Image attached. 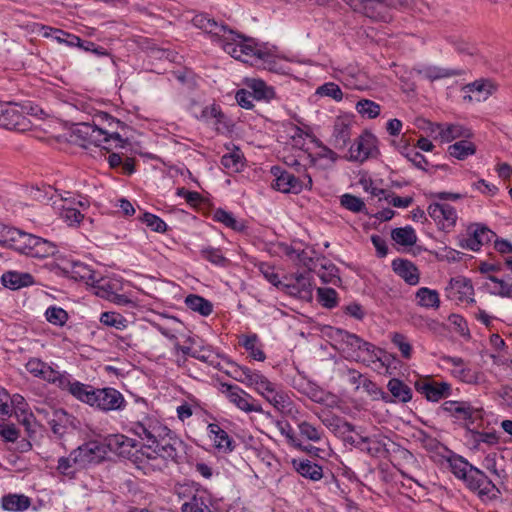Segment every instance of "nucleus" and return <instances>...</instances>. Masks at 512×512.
Listing matches in <instances>:
<instances>
[{
  "instance_id": "nucleus-43",
  "label": "nucleus",
  "mask_w": 512,
  "mask_h": 512,
  "mask_svg": "<svg viewBox=\"0 0 512 512\" xmlns=\"http://www.w3.org/2000/svg\"><path fill=\"white\" fill-rule=\"evenodd\" d=\"M451 472L459 479L464 480L470 473V465L464 458L457 456L449 459Z\"/></svg>"
},
{
  "instance_id": "nucleus-48",
  "label": "nucleus",
  "mask_w": 512,
  "mask_h": 512,
  "mask_svg": "<svg viewBox=\"0 0 512 512\" xmlns=\"http://www.w3.org/2000/svg\"><path fill=\"white\" fill-rule=\"evenodd\" d=\"M356 110L362 116L373 119L380 114V105L374 101L362 99L357 102Z\"/></svg>"
},
{
  "instance_id": "nucleus-3",
  "label": "nucleus",
  "mask_w": 512,
  "mask_h": 512,
  "mask_svg": "<svg viewBox=\"0 0 512 512\" xmlns=\"http://www.w3.org/2000/svg\"><path fill=\"white\" fill-rule=\"evenodd\" d=\"M33 31L37 32L39 35H42L45 38H52L59 44H64L68 47H76L83 52L91 53L99 57L104 56L108 58L112 64H115L106 48L92 41L82 39L75 34L39 23L35 24Z\"/></svg>"
},
{
  "instance_id": "nucleus-17",
  "label": "nucleus",
  "mask_w": 512,
  "mask_h": 512,
  "mask_svg": "<svg viewBox=\"0 0 512 512\" xmlns=\"http://www.w3.org/2000/svg\"><path fill=\"white\" fill-rule=\"evenodd\" d=\"M25 366L27 371L35 377H39L54 385H57L58 380L63 374L37 358L30 359Z\"/></svg>"
},
{
  "instance_id": "nucleus-16",
  "label": "nucleus",
  "mask_w": 512,
  "mask_h": 512,
  "mask_svg": "<svg viewBox=\"0 0 512 512\" xmlns=\"http://www.w3.org/2000/svg\"><path fill=\"white\" fill-rule=\"evenodd\" d=\"M25 121V117L16 105L1 104L0 127L20 131L25 129Z\"/></svg>"
},
{
  "instance_id": "nucleus-11",
  "label": "nucleus",
  "mask_w": 512,
  "mask_h": 512,
  "mask_svg": "<svg viewBox=\"0 0 512 512\" xmlns=\"http://www.w3.org/2000/svg\"><path fill=\"white\" fill-rule=\"evenodd\" d=\"M56 386L62 390L68 391L76 399L89 404L90 406L92 404V400L95 399V389L93 387L79 381H72L71 376L66 372H63Z\"/></svg>"
},
{
  "instance_id": "nucleus-51",
  "label": "nucleus",
  "mask_w": 512,
  "mask_h": 512,
  "mask_svg": "<svg viewBox=\"0 0 512 512\" xmlns=\"http://www.w3.org/2000/svg\"><path fill=\"white\" fill-rule=\"evenodd\" d=\"M470 135V131L461 125H449L441 131V138L444 141H451L460 137H470Z\"/></svg>"
},
{
  "instance_id": "nucleus-55",
  "label": "nucleus",
  "mask_w": 512,
  "mask_h": 512,
  "mask_svg": "<svg viewBox=\"0 0 512 512\" xmlns=\"http://www.w3.org/2000/svg\"><path fill=\"white\" fill-rule=\"evenodd\" d=\"M45 315L48 322L59 326L64 325L68 319L67 312L60 307H49Z\"/></svg>"
},
{
  "instance_id": "nucleus-28",
  "label": "nucleus",
  "mask_w": 512,
  "mask_h": 512,
  "mask_svg": "<svg viewBox=\"0 0 512 512\" xmlns=\"http://www.w3.org/2000/svg\"><path fill=\"white\" fill-rule=\"evenodd\" d=\"M415 299L418 306L426 309H438L441 303L439 293L427 287L419 288Z\"/></svg>"
},
{
  "instance_id": "nucleus-64",
  "label": "nucleus",
  "mask_w": 512,
  "mask_h": 512,
  "mask_svg": "<svg viewBox=\"0 0 512 512\" xmlns=\"http://www.w3.org/2000/svg\"><path fill=\"white\" fill-rule=\"evenodd\" d=\"M264 377L265 376L262 375L261 373L252 371L251 369L245 367L243 375L241 376L239 382L255 388L256 386H259V384H261V381L264 379Z\"/></svg>"
},
{
  "instance_id": "nucleus-22",
  "label": "nucleus",
  "mask_w": 512,
  "mask_h": 512,
  "mask_svg": "<svg viewBox=\"0 0 512 512\" xmlns=\"http://www.w3.org/2000/svg\"><path fill=\"white\" fill-rule=\"evenodd\" d=\"M411 73L429 81L449 78L459 74L457 70L445 69L439 66H420L417 69L414 68Z\"/></svg>"
},
{
  "instance_id": "nucleus-45",
  "label": "nucleus",
  "mask_w": 512,
  "mask_h": 512,
  "mask_svg": "<svg viewBox=\"0 0 512 512\" xmlns=\"http://www.w3.org/2000/svg\"><path fill=\"white\" fill-rule=\"evenodd\" d=\"M258 337L256 334L246 335L243 337L242 345L249 351L250 356L257 361H264L265 354L261 348L257 346Z\"/></svg>"
},
{
  "instance_id": "nucleus-34",
  "label": "nucleus",
  "mask_w": 512,
  "mask_h": 512,
  "mask_svg": "<svg viewBox=\"0 0 512 512\" xmlns=\"http://www.w3.org/2000/svg\"><path fill=\"white\" fill-rule=\"evenodd\" d=\"M193 358L200 360L215 368H222L220 358L221 356L216 353L210 346L198 345L193 353Z\"/></svg>"
},
{
  "instance_id": "nucleus-32",
  "label": "nucleus",
  "mask_w": 512,
  "mask_h": 512,
  "mask_svg": "<svg viewBox=\"0 0 512 512\" xmlns=\"http://www.w3.org/2000/svg\"><path fill=\"white\" fill-rule=\"evenodd\" d=\"M467 430L469 433V440L476 449H479L481 444L493 446L499 442V436L495 431L479 432L471 427Z\"/></svg>"
},
{
  "instance_id": "nucleus-7",
  "label": "nucleus",
  "mask_w": 512,
  "mask_h": 512,
  "mask_svg": "<svg viewBox=\"0 0 512 512\" xmlns=\"http://www.w3.org/2000/svg\"><path fill=\"white\" fill-rule=\"evenodd\" d=\"M94 397L91 406L105 412L122 410L126 404L123 395L114 388L95 389Z\"/></svg>"
},
{
  "instance_id": "nucleus-39",
  "label": "nucleus",
  "mask_w": 512,
  "mask_h": 512,
  "mask_svg": "<svg viewBox=\"0 0 512 512\" xmlns=\"http://www.w3.org/2000/svg\"><path fill=\"white\" fill-rule=\"evenodd\" d=\"M476 151L475 145L468 140H460L448 147V152L451 156L463 160Z\"/></svg>"
},
{
  "instance_id": "nucleus-47",
  "label": "nucleus",
  "mask_w": 512,
  "mask_h": 512,
  "mask_svg": "<svg viewBox=\"0 0 512 512\" xmlns=\"http://www.w3.org/2000/svg\"><path fill=\"white\" fill-rule=\"evenodd\" d=\"M214 219L235 231L245 229V225L242 222L237 221L231 213L222 209H217L214 212Z\"/></svg>"
},
{
  "instance_id": "nucleus-9",
  "label": "nucleus",
  "mask_w": 512,
  "mask_h": 512,
  "mask_svg": "<svg viewBox=\"0 0 512 512\" xmlns=\"http://www.w3.org/2000/svg\"><path fill=\"white\" fill-rule=\"evenodd\" d=\"M106 454L104 445L96 441L87 442L73 450L74 464L78 468H84L91 463L100 462Z\"/></svg>"
},
{
  "instance_id": "nucleus-12",
  "label": "nucleus",
  "mask_w": 512,
  "mask_h": 512,
  "mask_svg": "<svg viewBox=\"0 0 512 512\" xmlns=\"http://www.w3.org/2000/svg\"><path fill=\"white\" fill-rule=\"evenodd\" d=\"M415 389L428 401L437 402L451 394V385L447 382H436L430 378L415 382Z\"/></svg>"
},
{
  "instance_id": "nucleus-41",
  "label": "nucleus",
  "mask_w": 512,
  "mask_h": 512,
  "mask_svg": "<svg viewBox=\"0 0 512 512\" xmlns=\"http://www.w3.org/2000/svg\"><path fill=\"white\" fill-rule=\"evenodd\" d=\"M337 335L340 338L341 342L345 347H343V351L348 354L350 357V353H353V349H357L359 345H362L363 347L367 346V342L363 339L359 338L355 334H351L346 331L337 330Z\"/></svg>"
},
{
  "instance_id": "nucleus-14",
  "label": "nucleus",
  "mask_w": 512,
  "mask_h": 512,
  "mask_svg": "<svg viewBox=\"0 0 512 512\" xmlns=\"http://www.w3.org/2000/svg\"><path fill=\"white\" fill-rule=\"evenodd\" d=\"M62 269L72 279L76 281H83L88 285H94L95 283L101 281L99 279V273L94 271L90 266L81 261H66L63 264Z\"/></svg>"
},
{
  "instance_id": "nucleus-53",
  "label": "nucleus",
  "mask_w": 512,
  "mask_h": 512,
  "mask_svg": "<svg viewBox=\"0 0 512 512\" xmlns=\"http://www.w3.org/2000/svg\"><path fill=\"white\" fill-rule=\"evenodd\" d=\"M488 279L496 284L494 293L502 297H512V278L500 279L496 276H489Z\"/></svg>"
},
{
  "instance_id": "nucleus-26",
  "label": "nucleus",
  "mask_w": 512,
  "mask_h": 512,
  "mask_svg": "<svg viewBox=\"0 0 512 512\" xmlns=\"http://www.w3.org/2000/svg\"><path fill=\"white\" fill-rule=\"evenodd\" d=\"M40 237L34 236L32 234H28L19 230L11 231L10 239L16 243V249L21 251L22 253L28 254L32 256V251H34Z\"/></svg>"
},
{
  "instance_id": "nucleus-13",
  "label": "nucleus",
  "mask_w": 512,
  "mask_h": 512,
  "mask_svg": "<svg viewBox=\"0 0 512 512\" xmlns=\"http://www.w3.org/2000/svg\"><path fill=\"white\" fill-rule=\"evenodd\" d=\"M377 139L371 133L360 135L350 147V158L354 161L363 162L378 154Z\"/></svg>"
},
{
  "instance_id": "nucleus-2",
  "label": "nucleus",
  "mask_w": 512,
  "mask_h": 512,
  "mask_svg": "<svg viewBox=\"0 0 512 512\" xmlns=\"http://www.w3.org/2000/svg\"><path fill=\"white\" fill-rule=\"evenodd\" d=\"M181 442L175 437L161 439L155 444H144L133 455V463L145 475L161 472L169 461H177Z\"/></svg>"
},
{
  "instance_id": "nucleus-59",
  "label": "nucleus",
  "mask_w": 512,
  "mask_h": 512,
  "mask_svg": "<svg viewBox=\"0 0 512 512\" xmlns=\"http://www.w3.org/2000/svg\"><path fill=\"white\" fill-rule=\"evenodd\" d=\"M276 426L280 433L285 436L287 442L293 447H300V439L296 437L292 426L287 421H276Z\"/></svg>"
},
{
  "instance_id": "nucleus-46",
  "label": "nucleus",
  "mask_w": 512,
  "mask_h": 512,
  "mask_svg": "<svg viewBox=\"0 0 512 512\" xmlns=\"http://www.w3.org/2000/svg\"><path fill=\"white\" fill-rule=\"evenodd\" d=\"M300 435L312 442H319L322 439L323 431L320 427H316L307 421H302L298 424Z\"/></svg>"
},
{
  "instance_id": "nucleus-25",
  "label": "nucleus",
  "mask_w": 512,
  "mask_h": 512,
  "mask_svg": "<svg viewBox=\"0 0 512 512\" xmlns=\"http://www.w3.org/2000/svg\"><path fill=\"white\" fill-rule=\"evenodd\" d=\"M208 432L210 439L214 442V445L218 450L223 452H231L233 450V442L231 438L218 424H209Z\"/></svg>"
},
{
  "instance_id": "nucleus-33",
  "label": "nucleus",
  "mask_w": 512,
  "mask_h": 512,
  "mask_svg": "<svg viewBox=\"0 0 512 512\" xmlns=\"http://www.w3.org/2000/svg\"><path fill=\"white\" fill-rule=\"evenodd\" d=\"M221 164L227 173H238L244 167V157L239 149H235L221 158Z\"/></svg>"
},
{
  "instance_id": "nucleus-24",
  "label": "nucleus",
  "mask_w": 512,
  "mask_h": 512,
  "mask_svg": "<svg viewBox=\"0 0 512 512\" xmlns=\"http://www.w3.org/2000/svg\"><path fill=\"white\" fill-rule=\"evenodd\" d=\"M385 440L386 437L382 436L360 437V440L357 442V446L369 455L378 457L387 452Z\"/></svg>"
},
{
  "instance_id": "nucleus-21",
  "label": "nucleus",
  "mask_w": 512,
  "mask_h": 512,
  "mask_svg": "<svg viewBox=\"0 0 512 512\" xmlns=\"http://www.w3.org/2000/svg\"><path fill=\"white\" fill-rule=\"evenodd\" d=\"M1 282L6 288L18 290L34 284V278L29 273L7 271L1 276Z\"/></svg>"
},
{
  "instance_id": "nucleus-57",
  "label": "nucleus",
  "mask_w": 512,
  "mask_h": 512,
  "mask_svg": "<svg viewBox=\"0 0 512 512\" xmlns=\"http://www.w3.org/2000/svg\"><path fill=\"white\" fill-rule=\"evenodd\" d=\"M340 203L346 209L358 213L364 210L365 203L359 198L351 194L341 196Z\"/></svg>"
},
{
  "instance_id": "nucleus-30",
  "label": "nucleus",
  "mask_w": 512,
  "mask_h": 512,
  "mask_svg": "<svg viewBox=\"0 0 512 512\" xmlns=\"http://www.w3.org/2000/svg\"><path fill=\"white\" fill-rule=\"evenodd\" d=\"M48 423L53 433L62 437L66 433L67 426L71 423V416L63 409H54Z\"/></svg>"
},
{
  "instance_id": "nucleus-63",
  "label": "nucleus",
  "mask_w": 512,
  "mask_h": 512,
  "mask_svg": "<svg viewBox=\"0 0 512 512\" xmlns=\"http://www.w3.org/2000/svg\"><path fill=\"white\" fill-rule=\"evenodd\" d=\"M60 215L68 225L79 224L84 217L80 211L69 206H63Z\"/></svg>"
},
{
  "instance_id": "nucleus-18",
  "label": "nucleus",
  "mask_w": 512,
  "mask_h": 512,
  "mask_svg": "<svg viewBox=\"0 0 512 512\" xmlns=\"http://www.w3.org/2000/svg\"><path fill=\"white\" fill-rule=\"evenodd\" d=\"M352 121L347 117L336 118L331 143L336 149H344L350 141Z\"/></svg>"
},
{
  "instance_id": "nucleus-27",
  "label": "nucleus",
  "mask_w": 512,
  "mask_h": 512,
  "mask_svg": "<svg viewBox=\"0 0 512 512\" xmlns=\"http://www.w3.org/2000/svg\"><path fill=\"white\" fill-rule=\"evenodd\" d=\"M244 84L252 90L256 100L269 101L275 97L274 89L258 78H245Z\"/></svg>"
},
{
  "instance_id": "nucleus-6",
  "label": "nucleus",
  "mask_w": 512,
  "mask_h": 512,
  "mask_svg": "<svg viewBox=\"0 0 512 512\" xmlns=\"http://www.w3.org/2000/svg\"><path fill=\"white\" fill-rule=\"evenodd\" d=\"M463 481L470 490L477 492L480 497L493 499L499 494L498 488L492 483V481H490L482 471L475 467H470V473Z\"/></svg>"
},
{
  "instance_id": "nucleus-1",
  "label": "nucleus",
  "mask_w": 512,
  "mask_h": 512,
  "mask_svg": "<svg viewBox=\"0 0 512 512\" xmlns=\"http://www.w3.org/2000/svg\"><path fill=\"white\" fill-rule=\"evenodd\" d=\"M194 27L210 34L212 40L237 61L250 64L246 58L261 61L262 64H276L285 61L297 64H315L298 53L280 47L268 41L248 36L230 28L224 22H218L208 13H197L191 19Z\"/></svg>"
},
{
  "instance_id": "nucleus-19",
  "label": "nucleus",
  "mask_w": 512,
  "mask_h": 512,
  "mask_svg": "<svg viewBox=\"0 0 512 512\" xmlns=\"http://www.w3.org/2000/svg\"><path fill=\"white\" fill-rule=\"evenodd\" d=\"M496 237V234L487 227H476L468 234V237L462 240L460 246L473 251H477L486 243H489Z\"/></svg>"
},
{
  "instance_id": "nucleus-20",
  "label": "nucleus",
  "mask_w": 512,
  "mask_h": 512,
  "mask_svg": "<svg viewBox=\"0 0 512 512\" xmlns=\"http://www.w3.org/2000/svg\"><path fill=\"white\" fill-rule=\"evenodd\" d=\"M463 90L468 93V95L465 96V99L481 102L486 100L492 94L494 86L489 80L479 79L465 85Z\"/></svg>"
},
{
  "instance_id": "nucleus-49",
  "label": "nucleus",
  "mask_w": 512,
  "mask_h": 512,
  "mask_svg": "<svg viewBox=\"0 0 512 512\" xmlns=\"http://www.w3.org/2000/svg\"><path fill=\"white\" fill-rule=\"evenodd\" d=\"M391 341L399 349L403 358H411L412 346L405 335L395 332L391 335Z\"/></svg>"
},
{
  "instance_id": "nucleus-38",
  "label": "nucleus",
  "mask_w": 512,
  "mask_h": 512,
  "mask_svg": "<svg viewBox=\"0 0 512 512\" xmlns=\"http://www.w3.org/2000/svg\"><path fill=\"white\" fill-rule=\"evenodd\" d=\"M183 512H211L204 492H197L182 505Z\"/></svg>"
},
{
  "instance_id": "nucleus-56",
  "label": "nucleus",
  "mask_w": 512,
  "mask_h": 512,
  "mask_svg": "<svg viewBox=\"0 0 512 512\" xmlns=\"http://www.w3.org/2000/svg\"><path fill=\"white\" fill-rule=\"evenodd\" d=\"M75 456L73 455V451L70 453L68 457H61L58 460L57 471L65 476L73 477L75 474V468H78L74 464Z\"/></svg>"
},
{
  "instance_id": "nucleus-29",
  "label": "nucleus",
  "mask_w": 512,
  "mask_h": 512,
  "mask_svg": "<svg viewBox=\"0 0 512 512\" xmlns=\"http://www.w3.org/2000/svg\"><path fill=\"white\" fill-rule=\"evenodd\" d=\"M292 464L295 470L305 478L318 481L323 477L322 467L318 464L312 463L309 460L294 459Z\"/></svg>"
},
{
  "instance_id": "nucleus-31",
  "label": "nucleus",
  "mask_w": 512,
  "mask_h": 512,
  "mask_svg": "<svg viewBox=\"0 0 512 512\" xmlns=\"http://www.w3.org/2000/svg\"><path fill=\"white\" fill-rule=\"evenodd\" d=\"M387 388L395 400L407 403L412 399V390L404 382L397 378H392L387 384Z\"/></svg>"
},
{
  "instance_id": "nucleus-52",
  "label": "nucleus",
  "mask_w": 512,
  "mask_h": 512,
  "mask_svg": "<svg viewBox=\"0 0 512 512\" xmlns=\"http://www.w3.org/2000/svg\"><path fill=\"white\" fill-rule=\"evenodd\" d=\"M316 94L320 96L330 97L335 101H341L343 98V93L340 87L333 82H328L319 86L316 89Z\"/></svg>"
},
{
  "instance_id": "nucleus-44",
  "label": "nucleus",
  "mask_w": 512,
  "mask_h": 512,
  "mask_svg": "<svg viewBox=\"0 0 512 512\" xmlns=\"http://www.w3.org/2000/svg\"><path fill=\"white\" fill-rule=\"evenodd\" d=\"M264 398L280 412H283L290 405V398L286 394L278 392L275 387L273 392L264 394Z\"/></svg>"
},
{
  "instance_id": "nucleus-62",
  "label": "nucleus",
  "mask_w": 512,
  "mask_h": 512,
  "mask_svg": "<svg viewBox=\"0 0 512 512\" xmlns=\"http://www.w3.org/2000/svg\"><path fill=\"white\" fill-rule=\"evenodd\" d=\"M55 252L56 247L53 243L39 238L37 246L35 247L34 251H32V256L43 258L53 255Z\"/></svg>"
},
{
  "instance_id": "nucleus-36",
  "label": "nucleus",
  "mask_w": 512,
  "mask_h": 512,
  "mask_svg": "<svg viewBox=\"0 0 512 512\" xmlns=\"http://www.w3.org/2000/svg\"><path fill=\"white\" fill-rule=\"evenodd\" d=\"M391 238L402 246H413L417 242V235L411 226L393 229Z\"/></svg>"
},
{
  "instance_id": "nucleus-5",
  "label": "nucleus",
  "mask_w": 512,
  "mask_h": 512,
  "mask_svg": "<svg viewBox=\"0 0 512 512\" xmlns=\"http://www.w3.org/2000/svg\"><path fill=\"white\" fill-rule=\"evenodd\" d=\"M442 409L458 420H464L469 429L482 420V409L474 408L465 401H446Z\"/></svg>"
},
{
  "instance_id": "nucleus-50",
  "label": "nucleus",
  "mask_w": 512,
  "mask_h": 512,
  "mask_svg": "<svg viewBox=\"0 0 512 512\" xmlns=\"http://www.w3.org/2000/svg\"><path fill=\"white\" fill-rule=\"evenodd\" d=\"M201 255L204 259L208 260L212 264L218 266H226L228 264V259L223 256L220 249L206 247L201 250Z\"/></svg>"
},
{
  "instance_id": "nucleus-60",
  "label": "nucleus",
  "mask_w": 512,
  "mask_h": 512,
  "mask_svg": "<svg viewBox=\"0 0 512 512\" xmlns=\"http://www.w3.org/2000/svg\"><path fill=\"white\" fill-rule=\"evenodd\" d=\"M173 76L183 85L194 87L196 85V77L194 73L186 66H181L180 69L173 72Z\"/></svg>"
},
{
  "instance_id": "nucleus-40",
  "label": "nucleus",
  "mask_w": 512,
  "mask_h": 512,
  "mask_svg": "<svg viewBox=\"0 0 512 512\" xmlns=\"http://www.w3.org/2000/svg\"><path fill=\"white\" fill-rule=\"evenodd\" d=\"M135 446L134 440L124 435H114L108 440V447L110 450L118 453L119 455L128 454L129 448Z\"/></svg>"
},
{
  "instance_id": "nucleus-58",
  "label": "nucleus",
  "mask_w": 512,
  "mask_h": 512,
  "mask_svg": "<svg viewBox=\"0 0 512 512\" xmlns=\"http://www.w3.org/2000/svg\"><path fill=\"white\" fill-rule=\"evenodd\" d=\"M100 322L106 326L117 329L126 327V320L116 312H104L101 314Z\"/></svg>"
},
{
  "instance_id": "nucleus-54",
  "label": "nucleus",
  "mask_w": 512,
  "mask_h": 512,
  "mask_svg": "<svg viewBox=\"0 0 512 512\" xmlns=\"http://www.w3.org/2000/svg\"><path fill=\"white\" fill-rule=\"evenodd\" d=\"M402 154L415 165L417 168L426 170V166L428 165V161L425 157L419 153L415 148H411L405 146L403 148Z\"/></svg>"
},
{
  "instance_id": "nucleus-10",
  "label": "nucleus",
  "mask_w": 512,
  "mask_h": 512,
  "mask_svg": "<svg viewBox=\"0 0 512 512\" xmlns=\"http://www.w3.org/2000/svg\"><path fill=\"white\" fill-rule=\"evenodd\" d=\"M132 431L139 438L146 441L145 444H155L160 442L161 439L172 437L171 431L158 422H136L132 426Z\"/></svg>"
},
{
  "instance_id": "nucleus-42",
  "label": "nucleus",
  "mask_w": 512,
  "mask_h": 512,
  "mask_svg": "<svg viewBox=\"0 0 512 512\" xmlns=\"http://www.w3.org/2000/svg\"><path fill=\"white\" fill-rule=\"evenodd\" d=\"M350 358L354 359L357 362H374L378 360L379 357L375 353V346L371 343L367 342V346L363 347L359 345L357 349H353V353H350Z\"/></svg>"
},
{
  "instance_id": "nucleus-37",
  "label": "nucleus",
  "mask_w": 512,
  "mask_h": 512,
  "mask_svg": "<svg viewBox=\"0 0 512 512\" xmlns=\"http://www.w3.org/2000/svg\"><path fill=\"white\" fill-rule=\"evenodd\" d=\"M30 506V499L25 495L10 494L2 498V507L7 511H24Z\"/></svg>"
},
{
  "instance_id": "nucleus-35",
  "label": "nucleus",
  "mask_w": 512,
  "mask_h": 512,
  "mask_svg": "<svg viewBox=\"0 0 512 512\" xmlns=\"http://www.w3.org/2000/svg\"><path fill=\"white\" fill-rule=\"evenodd\" d=\"M185 304L189 309L198 312L202 316L210 315L213 309L210 301L196 294L188 295Z\"/></svg>"
},
{
  "instance_id": "nucleus-23",
  "label": "nucleus",
  "mask_w": 512,
  "mask_h": 512,
  "mask_svg": "<svg viewBox=\"0 0 512 512\" xmlns=\"http://www.w3.org/2000/svg\"><path fill=\"white\" fill-rule=\"evenodd\" d=\"M392 267L394 272L399 275L402 279L405 280L410 285H416L419 282V273L416 266L408 261L403 259H397L392 262Z\"/></svg>"
},
{
  "instance_id": "nucleus-61",
  "label": "nucleus",
  "mask_w": 512,
  "mask_h": 512,
  "mask_svg": "<svg viewBox=\"0 0 512 512\" xmlns=\"http://www.w3.org/2000/svg\"><path fill=\"white\" fill-rule=\"evenodd\" d=\"M318 297L323 306L333 308L337 305V292L332 288H318Z\"/></svg>"
},
{
  "instance_id": "nucleus-4",
  "label": "nucleus",
  "mask_w": 512,
  "mask_h": 512,
  "mask_svg": "<svg viewBox=\"0 0 512 512\" xmlns=\"http://www.w3.org/2000/svg\"><path fill=\"white\" fill-rule=\"evenodd\" d=\"M271 172L275 176L272 187L282 193L298 194L303 189L312 188L313 181L309 174H304L302 178L296 177L292 173L282 170L280 167H272Z\"/></svg>"
},
{
  "instance_id": "nucleus-8",
  "label": "nucleus",
  "mask_w": 512,
  "mask_h": 512,
  "mask_svg": "<svg viewBox=\"0 0 512 512\" xmlns=\"http://www.w3.org/2000/svg\"><path fill=\"white\" fill-rule=\"evenodd\" d=\"M222 387L225 388L224 393L228 400L240 410L246 413H263L262 407L256 400L240 387L230 384H222Z\"/></svg>"
},
{
  "instance_id": "nucleus-15",
  "label": "nucleus",
  "mask_w": 512,
  "mask_h": 512,
  "mask_svg": "<svg viewBox=\"0 0 512 512\" xmlns=\"http://www.w3.org/2000/svg\"><path fill=\"white\" fill-rule=\"evenodd\" d=\"M78 131L89 136V139L97 145H100L102 142L109 143L111 141L115 142V147H124L125 144V140L117 132H109L107 129L97 125L82 124Z\"/></svg>"
}]
</instances>
